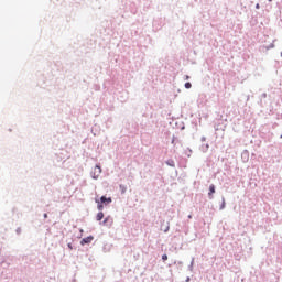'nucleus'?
<instances>
[{
    "mask_svg": "<svg viewBox=\"0 0 282 282\" xmlns=\"http://www.w3.org/2000/svg\"><path fill=\"white\" fill-rule=\"evenodd\" d=\"M100 173H102V169L96 165L93 172L94 180H98V177H100Z\"/></svg>",
    "mask_w": 282,
    "mask_h": 282,
    "instance_id": "nucleus-1",
    "label": "nucleus"
},
{
    "mask_svg": "<svg viewBox=\"0 0 282 282\" xmlns=\"http://www.w3.org/2000/svg\"><path fill=\"white\" fill-rule=\"evenodd\" d=\"M91 241H94V237L93 236H88L86 238H83L80 243H82V246H85V243H91Z\"/></svg>",
    "mask_w": 282,
    "mask_h": 282,
    "instance_id": "nucleus-2",
    "label": "nucleus"
},
{
    "mask_svg": "<svg viewBox=\"0 0 282 282\" xmlns=\"http://www.w3.org/2000/svg\"><path fill=\"white\" fill-rule=\"evenodd\" d=\"M215 193V185H210L209 186V193H208V197L209 199H213V194Z\"/></svg>",
    "mask_w": 282,
    "mask_h": 282,
    "instance_id": "nucleus-3",
    "label": "nucleus"
},
{
    "mask_svg": "<svg viewBox=\"0 0 282 282\" xmlns=\"http://www.w3.org/2000/svg\"><path fill=\"white\" fill-rule=\"evenodd\" d=\"M100 202L101 204H111V198H106L105 196H101Z\"/></svg>",
    "mask_w": 282,
    "mask_h": 282,
    "instance_id": "nucleus-4",
    "label": "nucleus"
},
{
    "mask_svg": "<svg viewBox=\"0 0 282 282\" xmlns=\"http://www.w3.org/2000/svg\"><path fill=\"white\" fill-rule=\"evenodd\" d=\"M105 217V214L102 212H99L97 214V221H101V219Z\"/></svg>",
    "mask_w": 282,
    "mask_h": 282,
    "instance_id": "nucleus-5",
    "label": "nucleus"
},
{
    "mask_svg": "<svg viewBox=\"0 0 282 282\" xmlns=\"http://www.w3.org/2000/svg\"><path fill=\"white\" fill-rule=\"evenodd\" d=\"M193 87V85L191 84V82L185 83V89H191Z\"/></svg>",
    "mask_w": 282,
    "mask_h": 282,
    "instance_id": "nucleus-6",
    "label": "nucleus"
},
{
    "mask_svg": "<svg viewBox=\"0 0 282 282\" xmlns=\"http://www.w3.org/2000/svg\"><path fill=\"white\" fill-rule=\"evenodd\" d=\"M162 260H163V261H167V260H169V256L163 254V256H162Z\"/></svg>",
    "mask_w": 282,
    "mask_h": 282,
    "instance_id": "nucleus-7",
    "label": "nucleus"
},
{
    "mask_svg": "<svg viewBox=\"0 0 282 282\" xmlns=\"http://www.w3.org/2000/svg\"><path fill=\"white\" fill-rule=\"evenodd\" d=\"M102 208H104L102 204H99L98 205V210H102Z\"/></svg>",
    "mask_w": 282,
    "mask_h": 282,
    "instance_id": "nucleus-8",
    "label": "nucleus"
},
{
    "mask_svg": "<svg viewBox=\"0 0 282 282\" xmlns=\"http://www.w3.org/2000/svg\"><path fill=\"white\" fill-rule=\"evenodd\" d=\"M225 207H226V203L224 202L220 208L224 209Z\"/></svg>",
    "mask_w": 282,
    "mask_h": 282,
    "instance_id": "nucleus-9",
    "label": "nucleus"
},
{
    "mask_svg": "<svg viewBox=\"0 0 282 282\" xmlns=\"http://www.w3.org/2000/svg\"><path fill=\"white\" fill-rule=\"evenodd\" d=\"M192 218H193V216L189 215V216H188V219H192Z\"/></svg>",
    "mask_w": 282,
    "mask_h": 282,
    "instance_id": "nucleus-10",
    "label": "nucleus"
},
{
    "mask_svg": "<svg viewBox=\"0 0 282 282\" xmlns=\"http://www.w3.org/2000/svg\"><path fill=\"white\" fill-rule=\"evenodd\" d=\"M44 217L47 218V214H44Z\"/></svg>",
    "mask_w": 282,
    "mask_h": 282,
    "instance_id": "nucleus-11",
    "label": "nucleus"
}]
</instances>
